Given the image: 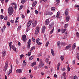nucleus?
<instances>
[{"label":"nucleus","instance_id":"nucleus-40","mask_svg":"<svg viewBox=\"0 0 79 79\" xmlns=\"http://www.w3.org/2000/svg\"><path fill=\"white\" fill-rule=\"evenodd\" d=\"M62 45H66V44L64 42H62L61 43Z\"/></svg>","mask_w":79,"mask_h":79},{"label":"nucleus","instance_id":"nucleus-5","mask_svg":"<svg viewBox=\"0 0 79 79\" xmlns=\"http://www.w3.org/2000/svg\"><path fill=\"white\" fill-rule=\"evenodd\" d=\"M44 64L43 62H40L39 64V68H41L42 66H44Z\"/></svg>","mask_w":79,"mask_h":79},{"label":"nucleus","instance_id":"nucleus-22","mask_svg":"<svg viewBox=\"0 0 79 79\" xmlns=\"http://www.w3.org/2000/svg\"><path fill=\"white\" fill-rule=\"evenodd\" d=\"M66 31V29H62L61 30V32H62V33L63 34L64 32Z\"/></svg>","mask_w":79,"mask_h":79},{"label":"nucleus","instance_id":"nucleus-18","mask_svg":"<svg viewBox=\"0 0 79 79\" xmlns=\"http://www.w3.org/2000/svg\"><path fill=\"white\" fill-rule=\"evenodd\" d=\"M76 47V43H74L73 45V50H74V48H75V47Z\"/></svg>","mask_w":79,"mask_h":79},{"label":"nucleus","instance_id":"nucleus-1","mask_svg":"<svg viewBox=\"0 0 79 79\" xmlns=\"http://www.w3.org/2000/svg\"><path fill=\"white\" fill-rule=\"evenodd\" d=\"M14 10H13V9L12 7H10L8 9V13L9 15L11 16L12 15L13 13V12Z\"/></svg>","mask_w":79,"mask_h":79},{"label":"nucleus","instance_id":"nucleus-28","mask_svg":"<svg viewBox=\"0 0 79 79\" xmlns=\"http://www.w3.org/2000/svg\"><path fill=\"white\" fill-rule=\"evenodd\" d=\"M56 9V8H55V7H52L51 8V10L52 11H54V10H55Z\"/></svg>","mask_w":79,"mask_h":79},{"label":"nucleus","instance_id":"nucleus-20","mask_svg":"<svg viewBox=\"0 0 79 79\" xmlns=\"http://www.w3.org/2000/svg\"><path fill=\"white\" fill-rule=\"evenodd\" d=\"M35 64H36V62H34L31 64V66L33 67V66H34V65H35Z\"/></svg>","mask_w":79,"mask_h":79},{"label":"nucleus","instance_id":"nucleus-50","mask_svg":"<svg viewBox=\"0 0 79 79\" xmlns=\"http://www.w3.org/2000/svg\"><path fill=\"white\" fill-rule=\"evenodd\" d=\"M44 37L45 40H47V37H46V35L45 34L44 35Z\"/></svg>","mask_w":79,"mask_h":79},{"label":"nucleus","instance_id":"nucleus-6","mask_svg":"<svg viewBox=\"0 0 79 79\" xmlns=\"http://www.w3.org/2000/svg\"><path fill=\"white\" fill-rule=\"evenodd\" d=\"M32 24V21H28L27 24V26L28 27H29Z\"/></svg>","mask_w":79,"mask_h":79},{"label":"nucleus","instance_id":"nucleus-51","mask_svg":"<svg viewBox=\"0 0 79 79\" xmlns=\"http://www.w3.org/2000/svg\"><path fill=\"white\" fill-rule=\"evenodd\" d=\"M16 5H16V4H15V10H16V8H17Z\"/></svg>","mask_w":79,"mask_h":79},{"label":"nucleus","instance_id":"nucleus-7","mask_svg":"<svg viewBox=\"0 0 79 79\" xmlns=\"http://www.w3.org/2000/svg\"><path fill=\"white\" fill-rule=\"evenodd\" d=\"M32 24L33 27H35L37 25V22L36 21H33Z\"/></svg>","mask_w":79,"mask_h":79},{"label":"nucleus","instance_id":"nucleus-33","mask_svg":"<svg viewBox=\"0 0 79 79\" xmlns=\"http://www.w3.org/2000/svg\"><path fill=\"white\" fill-rule=\"evenodd\" d=\"M57 46H59L61 44V43H60V41H58L57 42Z\"/></svg>","mask_w":79,"mask_h":79},{"label":"nucleus","instance_id":"nucleus-29","mask_svg":"<svg viewBox=\"0 0 79 79\" xmlns=\"http://www.w3.org/2000/svg\"><path fill=\"white\" fill-rule=\"evenodd\" d=\"M40 41V39H39V38H38L36 39V43L37 44V43L38 42H39V41Z\"/></svg>","mask_w":79,"mask_h":79},{"label":"nucleus","instance_id":"nucleus-21","mask_svg":"<svg viewBox=\"0 0 79 79\" xmlns=\"http://www.w3.org/2000/svg\"><path fill=\"white\" fill-rule=\"evenodd\" d=\"M37 1H35L34 2L33 4H32V6L34 7V6H35V5H36V4H37Z\"/></svg>","mask_w":79,"mask_h":79},{"label":"nucleus","instance_id":"nucleus-23","mask_svg":"<svg viewBox=\"0 0 79 79\" xmlns=\"http://www.w3.org/2000/svg\"><path fill=\"white\" fill-rule=\"evenodd\" d=\"M64 56H60V59L62 61H63L64 60Z\"/></svg>","mask_w":79,"mask_h":79},{"label":"nucleus","instance_id":"nucleus-31","mask_svg":"<svg viewBox=\"0 0 79 79\" xmlns=\"http://www.w3.org/2000/svg\"><path fill=\"white\" fill-rule=\"evenodd\" d=\"M23 8V5H21L20 8L19 9V10H21V9Z\"/></svg>","mask_w":79,"mask_h":79},{"label":"nucleus","instance_id":"nucleus-52","mask_svg":"<svg viewBox=\"0 0 79 79\" xmlns=\"http://www.w3.org/2000/svg\"><path fill=\"white\" fill-rule=\"evenodd\" d=\"M7 18L8 17H7V16H6L5 17L4 19V20H5V21H6Z\"/></svg>","mask_w":79,"mask_h":79},{"label":"nucleus","instance_id":"nucleus-61","mask_svg":"<svg viewBox=\"0 0 79 79\" xmlns=\"http://www.w3.org/2000/svg\"><path fill=\"white\" fill-rule=\"evenodd\" d=\"M27 14H29V13H30V10H27Z\"/></svg>","mask_w":79,"mask_h":79},{"label":"nucleus","instance_id":"nucleus-27","mask_svg":"<svg viewBox=\"0 0 79 79\" xmlns=\"http://www.w3.org/2000/svg\"><path fill=\"white\" fill-rule=\"evenodd\" d=\"M39 31H38V30H35V34H36V35L38 34H39Z\"/></svg>","mask_w":79,"mask_h":79},{"label":"nucleus","instance_id":"nucleus-44","mask_svg":"<svg viewBox=\"0 0 79 79\" xmlns=\"http://www.w3.org/2000/svg\"><path fill=\"white\" fill-rule=\"evenodd\" d=\"M35 14H38L39 13V12L37 10H35Z\"/></svg>","mask_w":79,"mask_h":79},{"label":"nucleus","instance_id":"nucleus-55","mask_svg":"<svg viewBox=\"0 0 79 79\" xmlns=\"http://www.w3.org/2000/svg\"><path fill=\"white\" fill-rule=\"evenodd\" d=\"M72 63L73 64H75V60H73Z\"/></svg>","mask_w":79,"mask_h":79},{"label":"nucleus","instance_id":"nucleus-36","mask_svg":"<svg viewBox=\"0 0 79 79\" xmlns=\"http://www.w3.org/2000/svg\"><path fill=\"white\" fill-rule=\"evenodd\" d=\"M74 79H78V77H77L76 75H75L73 77Z\"/></svg>","mask_w":79,"mask_h":79},{"label":"nucleus","instance_id":"nucleus-39","mask_svg":"<svg viewBox=\"0 0 79 79\" xmlns=\"http://www.w3.org/2000/svg\"><path fill=\"white\" fill-rule=\"evenodd\" d=\"M31 52H29L27 54V55L28 56H31Z\"/></svg>","mask_w":79,"mask_h":79},{"label":"nucleus","instance_id":"nucleus-4","mask_svg":"<svg viewBox=\"0 0 79 79\" xmlns=\"http://www.w3.org/2000/svg\"><path fill=\"white\" fill-rule=\"evenodd\" d=\"M31 39H30L27 42V48L28 49H29L30 48V46H31Z\"/></svg>","mask_w":79,"mask_h":79},{"label":"nucleus","instance_id":"nucleus-2","mask_svg":"<svg viewBox=\"0 0 79 79\" xmlns=\"http://www.w3.org/2000/svg\"><path fill=\"white\" fill-rule=\"evenodd\" d=\"M8 62H6L5 63V67L4 68V71H6V69H7V68H8Z\"/></svg>","mask_w":79,"mask_h":79},{"label":"nucleus","instance_id":"nucleus-38","mask_svg":"<svg viewBox=\"0 0 79 79\" xmlns=\"http://www.w3.org/2000/svg\"><path fill=\"white\" fill-rule=\"evenodd\" d=\"M48 44H49V42L48 41L46 43V47H48Z\"/></svg>","mask_w":79,"mask_h":79},{"label":"nucleus","instance_id":"nucleus-35","mask_svg":"<svg viewBox=\"0 0 79 79\" xmlns=\"http://www.w3.org/2000/svg\"><path fill=\"white\" fill-rule=\"evenodd\" d=\"M34 49H35V47H32L31 48L30 51H32V50H34Z\"/></svg>","mask_w":79,"mask_h":79},{"label":"nucleus","instance_id":"nucleus-9","mask_svg":"<svg viewBox=\"0 0 79 79\" xmlns=\"http://www.w3.org/2000/svg\"><path fill=\"white\" fill-rule=\"evenodd\" d=\"M6 56V51H3L2 52V57H5V56Z\"/></svg>","mask_w":79,"mask_h":79},{"label":"nucleus","instance_id":"nucleus-13","mask_svg":"<svg viewBox=\"0 0 79 79\" xmlns=\"http://www.w3.org/2000/svg\"><path fill=\"white\" fill-rule=\"evenodd\" d=\"M64 14L65 15V16H67L68 15V9H67L66 10H65L64 12Z\"/></svg>","mask_w":79,"mask_h":79},{"label":"nucleus","instance_id":"nucleus-24","mask_svg":"<svg viewBox=\"0 0 79 79\" xmlns=\"http://www.w3.org/2000/svg\"><path fill=\"white\" fill-rule=\"evenodd\" d=\"M36 31H40V27H36Z\"/></svg>","mask_w":79,"mask_h":79},{"label":"nucleus","instance_id":"nucleus-57","mask_svg":"<svg viewBox=\"0 0 79 79\" xmlns=\"http://www.w3.org/2000/svg\"><path fill=\"white\" fill-rule=\"evenodd\" d=\"M23 56H24V55L23 54H22L20 56V58H23Z\"/></svg>","mask_w":79,"mask_h":79},{"label":"nucleus","instance_id":"nucleus-58","mask_svg":"<svg viewBox=\"0 0 79 79\" xmlns=\"http://www.w3.org/2000/svg\"><path fill=\"white\" fill-rule=\"evenodd\" d=\"M45 61L46 62H48V58H47L45 60Z\"/></svg>","mask_w":79,"mask_h":79},{"label":"nucleus","instance_id":"nucleus-10","mask_svg":"<svg viewBox=\"0 0 79 79\" xmlns=\"http://www.w3.org/2000/svg\"><path fill=\"white\" fill-rule=\"evenodd\" d=\"M49 23H50V20H49V19H46V20L45 21V24L46 25H48V24Z\"/></svg>","mask_w":79,"mask_h":79},{"label":"nucleus","instance_id":"nucleus-17","mask_svg":"<svg viewBox=\"0 0 79 79\" xmlns=\"http://www.w3.org/2000/svg\"><path fill=\"white\" fill-rule=\"evenodd\" d=\"M70 18V16L69 15L67 16V17L66 18V21L67 22H68L69 21V19Z\"/></svg>","mask_w":79,"mask_h":79},{"label":"nucleus","instance_id":"nucleus-19","mask_svg":"<svg viewBox=\"0 0 79 79\" xmlns=\"http://www.w3.org/2000/svg\"><path fill=\"white\" fill-rule=\"evenodd\" d=\"M12 48L14 50V51H15V52H16V48L15 47V46H12Z\"/></svg>","mask_w":79,"mask_h":79},{"label":"nucleus","instance_id":"nucleus-37","mask_svg":"<svg viewBox=\"0 0 79 79\" xmlns=\"http://www.w3.org/2000/svg\"><path fill=\"white\" fill-rule=\"evenodd\" d=\"M7 25L8 26V27H9V26H10V22H7Z\"/></svg>","mask_w":79,"mask_h":79},{"label":"nucleus","instance_id":"nucleus-26","mask_svg":"<svg viewBox=\"0 0 79 79\" xmlns=\"http://www.w3.org/2000/svg\"><path fill=\"white\" fill-rule=\"evenodd\" d=\"M33 58H34V56H31L29 58V60H32L33 59Z\"/></svg>","mask_w":79,"mask_h":79},{"label":"nucleus","instance_id":"nucleus-47","mask_svg":"<svg viewBox=\"0 0 79 79\" xmlns=\"http://www.w3.org/2000/svg\"><path fill=\"white\" fill-rule=\"evenodd\" d=\"M62 75H63V76H66V73L64 72L63 73Z\"/></svg>","mask_w":79,"mask_h":79},{"label":"nucleus","instance_id":"nucleus-25","mask_svg":"<svg viewBox=\"0 0 79 79\" xmlns=\"http://www.w3.org/2000/svg\"><path fill=\"white\" fill-rule=\"evenodd\" d=\"M26 1H27V0H22L21 1V3H24L25 2H26Z\"/></svg>","mask_w":79,"mask_h":79},{"label":"nucleus","instance_id":"nucleus-30","mask_svg":"<svg viewBox=\"0 0 79 79\" xmlns=\"http://www.w3.org/2000/svg\"><path fill=\"white\" fill-rule=\"evenodd\" d=\"M54 27H53L52 30L50 31V34H52L53 33V31H54Z\"/></svg>","mask_w":79,"mask_h":79},{"label":"nucleus","instance_id":"nucleus-12","mask_svg":"<svg viewBox=\"0 0 79 79\" xmlns=\"http://www.w3.org/2000/svg\"><path fill=\"white\" fill-rule=\"evenodd\" d=\"M46 27L45 26H44L42 28V33H44L45 32V30Z\"/></svg>","mask_w":79,"mask_h":79},{"label":"nucleus","instance_id":"nucleus-53","mask_svg":"<svg viewBox=\"0 0 79 79\" xmlns=\"http://www.w3.org/2000/svg\"><path fill=\"white\" fill-rule=\"evenodd\" d=\"M65 70H66V69H65V68H64L61 69L62 71H65Z\"/></svg>","mask_w":79,"mask_h":79},{"label":"nucleus","instance_id":"nucleus-11","mask_svg":"<svg viewBox=\"0 0 79 79\" xmlns=\"http://www.w3.org/2000/svg\"><path fill=\"white\" fill-rule=\"evenodd\" d=\"M53 14V12H45V15H52Z\"/></svg>","mask_w":79,"mask_h":79},{"label":"nucleus","instance_id":"nucleus-34","mask_svg":"<svg viewBox=\"0 0 79 79\" xmlns=\"http://www.w3.org/2000/svg\"><path fill=\"white\" fill-rule=\"evenodd\" d=\"M76 34L77 37H79V33L78 32H77Z\"/></svg>","mask_w":79,"mask_h":79},{"label":"nucleus","instance_id":"nucleus-49","mask_svg":"<svg viewBox=\"0 0 79 79\" xmlns=\"http://www.w3.org/2000/svg\"><path fill=\"white\" fill-rule=\"evenodd\" d=\"M37 44L38 45H42V43H40V42H38L37 43Z\"/></svg>","mask_w":79,"mask_h":79},{"label":"nucleus","instance_id":"nucleus-45","mask_svg":"<svg viewBox=\"0 0 79 79\" xmlns=\"http://www.w3.org/2000/svg\"><path fill=\"white\" fill-rule=\"evenodd\" d=\"M10 22L11 23H15V21H14L13 20H11L10 21Z\"/></svg>","mask_w":79,"mask_h":79},{"label":"nucleus","instance_id":"nucleus-59","mask_svg":"<svg viewBox=\"0 0 79 79\" xmlns=\"http://www.w3.org/2000/svg\"><path fill=\"white\" fill-rule=\"evenodd\" d=\"M18 45H19V46H21V44H20V42H18Z\"/></svg>","mask_w":79,"mask_h":79},{"label":"nucleus","instance_id":"nucleus-56","mask_svg":"<svg viewBox=\"0 0 79 79\" xmlns=\"http://www.w3.org/2000/svg\"><path fill=\"white\" fill-rule=\"evenodd\" d=\"M67 69L68 71H70V68L67 67Z\"/></svg>","mask_w":79,"mask_h":79},{"label":"nucleus","instance_id":"nucleus-48","mask_svg":"<svg viewBox=\"0 0 79 79\" xmlns=\"http://www.w3.org/2000/svg\"><path fill=\"white\" fill-rule=\"evenodd\" d=\"M21 28V26H19L18 28H17V30H19Z\"/></svg>","mask_w":79,"mask_h":79},{"label":"nucleus","instance_id":"nucleus-3","mask_svg":"<svg viewBox=\"0 0 79 79\" xmlns=\"http://www.w3.org/2000/svg\"><path fill=\"white\" fill-rule=\"evenodd\" d=\"M22 39L23 42H26L27 39H26V35H24L22 36Z\"/></svg>","mask_w":79,"mask_h":79},{"label":"nucleus","instance_id":"nucleus-41","mask_svg":"<svg viewBox=\"0 0 79 79\" xmlns=\"http://www.w3.org/2000/svg\"><path fill=\"white\" fill-rule=\"evenodd\" d=\"M32 41H33V42H35V39L33 38V37L32 38Z\"/></svg>","mask_w":79,"mask_h":79},{"label":"nucleus","instance_id":"nucleus-32","mask_svg":"<svg viewBox=\"0 0 79 79\" xmlns=\"http://www.w3.org/2000/svg\"><path fill=\"white\" fill-rule=\"evenodd\" d=\"M0 18L1 19H3V18H4V16L3 15H0Z\"/></svg>","mask_w":79,"mask_h":79},{"label":"nucleus","instance_id":"nucleus-14","mask_svg":"<svg viewBox=\"0 0 79 79\" xmlns=\"http://www.w3.org/2000/svg\"><path fill=\"white\" fill-rule=\"evenodd\" d=\"M22 71H23L21 69H18L16 71V73H22Z\"/></svg>","mask_w":79,"mask_h":79},{"label":"nucleus","instance_id":"nucleus-15","mask_svg":"<svg viewBox=\"0 0 79 79\" xmlns=\"http://www.w3.org/2000/svg\"><path fill=\"white\" fill-rule=\"evenodd\" d=\"M60 11H58L57 12L56 16V17L57 18H58L59 17H60Z\"/></svg>","mask_w":79,"mask_h":79},{"label":"nucleus","instance_id":"nucleus-63","mask_svg":"<svg viewBox=\"0 0 79 79\" xmlns=\"http://www.w3.org/2000/svg\"><path fill=\"white\" fill-rule=\"evenodd\" d=\"M34 69H35V70H36V69H37V66H35V67Z\"/></svg>","mask_w":79,"mask_h":79},{"label":"nucleus","instance_id":"nucleus-62","mask_svg":"<svg viewBox=\"0 0 79 79\" xmlns=\"http://www.w3.org/2000/svg\"><path fill=\"white\" fill-rule=\"evenodd\" d=\"M56 2L57 3H60V0H57L56 1Z\"/></svg>","mask_w":79,"mask_h":79},{"label":"nucleus","instance_id":"nucleus-42","mask_svg":"<svg viewBox=\"0 0 79 79\" xmlns=\"http://www.w3.org/2000/svg\"><path fill=\"white\" fill-rule=\"evenodd\" d=\"M11 44H12V42H10L9 44V46L10 47H11Z\"/></svg>","mask_w":79,"mask_h":79},{"label":"nucleus","instance_id":"nucleus-60","mask_svg":"<svg viewBox=\"0 0 79 79\" xmlns=\"http://www.w3.org/2000/svg\"><path fill=\"white\" fill-rule=\"evenodd\" d=\"M9 72L11 73H12V70L11 69H10Z\"/></svg>","mask_w":79,"mask_h":79},{"label":"nucleus","instance_id":"nucleus-46","mask_svg":"<svg viewBox=\"0 0 79 79\" xmlns=\"http://www.w3.org/2000/svg\"><path fill=\"white\" fill-rule=\"evenodd\" d=\"M22 15V18H24L25 16H24V15H23V14H22L21 15Z\"/></svg>","mask_w":79,"mask_h":79},{"label":"nucleus","instance_id":"nucleus-16","mask_svg":"<svg viewBox=\"0 0 79 79\" xmlns=\"http://www.w3.org/2000/svg\"><path fill=\"white\" fill-rule=\"evenodd\" d=\"M51 53L52 55L53 56H55V53H54V51L52 49H51Z\"/></svg>","mask_w":79,"mask_h":79},{"label":"nucleus","instance_id":"nucleus-54","mask_svg":"<svg viewBox=\"0 0 79 79\" xmlns=\"http://www.w3.org/2000/svg\"><path fill=\"white\" fill-rule=\"evenodd\" d=\"M16 64H18V63H19V62H18V60H16Z\"/></svg>","mask_w":79,"mask_h":79},{"label":"nucleus","instance_id":"nucleus-43","mask_svg":"<svg viewBox=\"0 0 79 79\" xmlns=\"http://www.w3.org/2000/svg\"><path fill=\"white\" fill-rule=\"evenodd\" d=\"M68 26V24L66 23L64 27H67Z\"/></svg>","mask_w":79,"mask_h":79},{"label":"nucleus","instance_id":"nucleus-64","mask_svg":"<svg viewBox=\"0 0 79 79\" xmlns=\"http://www.w3.org/2000/svg\"><path fill=\"white\" fill-rule=\"evenodd\" d=\"M77 58L78 60H79V56H77Z\"/></svg>","mask_w":79,"mask_h":79},{"label":"nucleus","instance_id":"nucleus-8","mask_svg":"<svg viewBox=\"0 0 79 79\" xmlns=\"http://www.w3.org/2000/svg\"><path fill=\"white\" fill-rule=\"evenodd\" d=\"M71 47V44H69L68 46L66 47L65 50H68V49L70 48Z\"/></svg>","mask_w":79,"mask_h":79}]
</instances>
